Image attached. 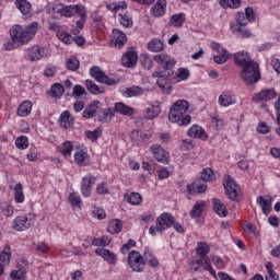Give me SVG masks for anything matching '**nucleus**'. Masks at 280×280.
I'll list each match as a JSON object with an SVG mask.
<instances>
[{"instance_id": "1", "label": "nucleus", "mask_w": 280, "mask_h": 280, "mask_svg": "<svg viewBox=\"0 0 280 280\" xmlns=\"http://www.w3.org/2000/svg\"><path fill=\"white\" fill-rule=\"evenodd\" d=\"M187 110H189V102L185 100L176 101L168 112L170 121L177 124V126H188V124H191V116L187 115Z\"/></svg>"}, {"instance_id": "2", "label": "nucleus", "mask_w": 280, "mask_h": 280, "mask_svg": "<svg viewBox=\"0 0 280 280\" xmlns=\"http://www.w3.org/2000/svg\"><path fill=\"white\" fill-rule=\"evenodd\" d=\"M38 32V24L36 22L31 23L28 26L23 28L21 25H14L10 30V36L11 39L14 40L18 46L21 47V45H27L34 36H36V33Z\"/></svg>"}, {"instance_id": "3", "label": "nucleus", "mask_w": 280, "mask_h": 280, "mask_svg": "<svg viewBox=\"0 0 280 280\" xmlns=\"http://www.w3.org/2000/svg\"><path fill=\"white\" fill-rule=\"evenodd\" d=\"M153 60L161 69L152 73L153 78H172L174 75V67L176 66L174 58L165 54H159L153 56Z\"/></svg>"}, {"instance_id": "4", "label": "nucleus", "mask_w": 280, "mask_h": 280, "mask_svg": "<svg viewBox=\"0 0 280 280\" xmlns=\"http://www.w3.org/2000/svg\"><path fill=\"white\" fill-rule=\"evenodd\" d=\"M241 75L245 84H257V81L261 80V73H259V65H257L255 61H250L244 66Z\"/></svg>"}, {"instance_id": "5", "label": "nucleus", "mask_w": 280, "mask_h": 280, "mask_svg": "<svg viewBox=\"0 0 280 280\" xmlns=\"http://www.w3.org/2000/svg\"><path fill=\"white\" fill-rule=\"evenodd\" d=\"M174 222V215L170 212H164L160 217H158L155 221V226L152 225L149 229L150 235H156L158 233H163V231H167L172 226Z\"/></svg>"}, {"instance_id": "6", "label": "nucleus", "mask_w": 280, "mask_h": 280, "mask_svg": "<svg viewBox=\"0 0 280 280\" xmlns=\"http://www.w3.org/2000/svg\"><path fill=\"white\" fill-rule=\"evenodd\" d=\"M127 261L132 272H143V270H145V259H143L141 253L137 250L129 252Z\"/></svg>"}, {"instance_id": "7", "label": "nucleus", "mask_w": 280, "mask_h": 280, "mask_svg": "<svg viewBox=\"0 0 280 280\" xmlns=\"http://www.w3.org/2000/svg\"><path fill=\"white\" fill-rule=\"evenodd\" d=\"M237 24L232 25V32H235L242 38H250L253 34L246 30V25L249 23L244 12L237 14Z\"/></svg>"}, {"instance_id": "8", "label": "nucleus", "mask_w": 280, "mask_h": 280, "mask_svg": "<svg viewBox=\"0 0 280 280\" xmlns=\"http://www.w3.org/2000/svg\"><path fill=\"white\" fill-rule=\"evenodd\" d=\"M90 75L96 82H100L101 84H106L107 86H116V84H119V81L107 77L106 72H104L100 67L94 66L90 69Z\"/></svg>"}, {"instance_id": "9", "label": "nucleus", "mask_w": 280, "mask_h": 280, "mask_svg": "<svg viewBox=\"0 0 280 280\" xmlns=\"http://www.w3.org/2000/svg\"><path fill=\"white\" fill-rule=\"evenodd\" d=\"M225 182H223V187L225 190V194L230 200H236L237 199V184H235V180H233V177L231 175H225Z\"/></svg>"}, {"instance_id": "10", "label": "nucleus", "mask_w": 280, "mask_h": 280, "mask_svg": "<svg viewBox=\"0 0 280 280\" xmlns=\"http://www.w3.org/2000/svg\"><path fill=\"white\" fill-rule=\"evenodd\" d=\"M95 180H97V178L91 174L85 175L82 178L81 194L84 198H89V196H91V191H93V185H95Z\"/></svg>"}, {"instance_id": "11", "label": "nucleus", "mask_w": 280, "mask_h": 280, "mask_svg": "<svg viewBox=\"0 0 280 280\" xmlns=\"http://www.w3.org/2000/svg\"><path fill=\"white\" fill-rule=\"evenodd\" d=\"M138 60L139 56L137 55V51L128 50L121 58V65L127 67V69H135Z\"/></svg>"}, {"instance_id": "12", "label": "nucleus", "mask_w": 280, "mask_h": 280, "mask_svg": "<svg viewBox=\"0 0 280 280\" xmlns=\"http://www.w3.org/2000/svg\"><path fill=\"white\" fill-rule=\"evenodd\" d=\"M151 150L154 159H156L159 163H164V165H167V163H170V153H167L165 149L155 144L151 147Z\"/></svg>"}, {"instance_id": "13", "label": "nucleus", "mask_w": 280, "mask_h": 280, "mask_svg": "<svg viewBox=\"0 0 280 280\" xmlns=\"http://www.w3.org/2000/svg\"><path fill=\"white\" fill-rule=\"evenodd\" d=\"M95 254L98 255V257H102L104 261H107V264H112L113 266L117 264V255L110 252V249L98 247L95 249Z\"/></svg>"}, {"instance_id": "14", "label": "nucleus", "mask_w": 280, "mask_h": 280, "mask_svg": "<svg viewBox=\"0 0 280 280\" xmlns=\"http://www.w3.org/2000/svg\"><path fill=\"white\" fill-rule=\"evenodd\" d=\"M167 11V0H158L154 5L151 8V14L155 19H161V16H165V12Z\"/></svg>"}, {"instance_id": "15", "label": "nucleus", "mask_w": 280, "mask_h": 280, "mask_svg": "<svg viewBox=\"0 0 280 280\" xmlns=\"http://www.w3.org/2000/svg\"><path fill=\"white\" fill-rule=\"evenodd\" d=\"M277 97V91L275 89L262 90L253 96L254 102H270Z\"/></svg>"}, {"instance_id": "16", "label": "nucleus", "mask_w": 280, "mask_h": 280, "mask_svg": "<svg viewBox=\"0 0 280 280\" xmlns=\"http://www.w3.org/2000/svg\"><path fill=\"white\" fill-rule=\"evenodd\" d=\"M12 226L14 231H27L32 226V220L25 215H20L13 221Z\"/></svg>"}, {"instance_id": "17", "label": "nucleus", "mask_w": 280, "mask_h": 280, "mask_svg": "<svg viewBox=\"0 0 280 280\" xmlns=\"http://www.w3.org/2000/svg\"><path fill=\"white\" fill-rule=\"evenodd\" d=\"M188 137H192L194 139H202V141H207L209 136L205 132V129L199 125H194L188 129Z\"/></svg>"}, {"instance_id": "18", "label": "nucleus", "mask_w": 280, "mask_h": 280, "mask_svg": "<svg viewBox=\"0 0 280 280\" xmlns=\"http://www.w3.org/2000/svg\"><path fill=\"white\" fill-rule=\"evenodd\" d=\"M113 38H114V45L115 47H118V49H121L124 45H126L128 37H126V33L121 32L119 28L113 30Z\"/></svg>"}, {"instance_id": "19", "label": "nucleus", "mask_w": 280, "mask_h": 280, "mask_svg": "<svg viewBox=\"0 0 280 280\" xmlns=\"http://www.w3.org/2000/svg\"><path fill=\"white\" fill-rule=\"evenodd\" d=\"M100 106V101L91 102L82 113L84 119H91L97 115V108Z\"/></svg>"}, {"instance_id": "20", "label": "nucleus", "mask_w": 280, "mask_h": 280, "mask_svg": "<svg viewBox=\"0 0 280 280\" xmlns=\"http://www.w3.org/2000/svg\"><path fill=\"white\" fill-rule=\"evenodd\" d=\"M59 126L60 128H65V130H69V128L73 126V117H71L69 110L61 113L59 117Z\"/></svg>"}, {"instance_id": "21", "label": "nucleus", "mask_w": 280, "mask_h": 280, "mask_svg": "<svg viewBox=\"0 0 280 280\" xmlns=\"http://www.w3.org/2000/svg\"><path fill=\"white\" fill-rule=\"evenodd\" d=\"M213 205V211L220 217V218H226L229 215V210L226 209V206L220 201L218 198L212 199Z\"/></svg>"}, {"instance_id": "22", "label": "nucleus", "mask_w": 280, "mask_h": 280, "mask_svg": "<svg viewBox=\"0 0 280 280\" xmlns=\"http://www.w3.org/2000/svg\"><path fill=\"white\" fill-rule=\"evenodd\" d=\"M257 205L262 209L265 215H270V208L272 207V197L269 199H264V196H258L256 198Z\"/></svg>"}, {"instance_id": "23", "label": "nucleus", "mask_w": 280, "mask_h": 280, "mask_svg": "<svg viewBox=\"0 0 280 280\" xmlns=\"http://www.w3.org/2000/svg\"><path fill=\"white\" fill-rule=\"evenodd\" d=\"M85 86L92 95H102V93H106V88H104V85H97L91 79L85 81Z\"/></svg>"}, {"instance_id": "24", "label": "nucleus", "mask_w": 280, "mask_h": 280, "mask_svg": "<svg viewBox=\"0 0 280 280\" xmlns=\"http://www.w3.org/2000/svg\"><path fill=\"white\" fill-rule=\"evenodd\" d=\"M43 56H45V48L40 46H33L28 52V60H31V62H36V60H40Z\"/></svg>"}, {"instance_id": "25", "label": "nucleus", "mask_w": 280, "mask_h": 280, "mask_svg": "<svg viewBox=\"0 0 280 280\" xmlns=\"http://www.w3.org/2000/svg\"><path fill=\"white\" fill-rule=\"evenodd\" d=\"M234 61L235 65L238 67H245V65H250L253 60H250V57L248 56V52L244 51H238L237 54L234 55Z\"/></svg>"}, {"instance_id": "26", "label": "nucleus", "mask_w": 280, "mask_h": 280, "mask_svg": "<svg viewBox=\"0 0 280 280\" xmlns=\"http://www.w3.org/2000/svg\"><path fill=\"white\" fill-rule=\"evenodd\" d=\"M115 112L119 113V115H124L126 117H132V115H135V108H132L124 103H116Z\"/></svg>"}, {"instance_id": "27", "label": "nucleus", "mask_w": 280, "mask_h": 280, "mask_svg": "<svg viewBox=\"0 0 280 280\" xmlns=\"http://www.w3.org/2000/svg\"><path fill=\"white\" fill-rule=\"evenodd\" d=\"M15 5L24 16H30L32 13V3L27 0H16Z\"/></svg>"}, {"instance_id": "28", "label": "nucleus", "mask_w": 280, "mask_h": 280, "mask_svg": "<svg viewBox=\"0 0 280 280\" xmlns=\"http://www.w3.org/2000/svg\"><path fill=\"white\" fill-rule=\"evenodd\" d=\"M219 104L223 107L233 106V104H235V97L229 92H223L219 96Z\"/></svg>"}, {"instance_id": "29", "label": "nucleus", "mask_w": 280, "mask_h": 280, "mask_svg": "<svg viewBox=\"0 0 280 280\" xmlns=\"http://www.w3.org/2000/svg\"><path fill=\"white\" fill-rule=\"evenodd\" d=\"M122 95L125 97H139V95H143V90L141 86L133 85L131 88H125L122 90Z\"/></svg>"}, {"instance_id": "30", "label": "nucleus", "mask_w": 280, "mask_h": 280, "mask_svg": "<svg viewBox=\"0 0 280 280\" xmlns=\"http://www.w3.org/2000/svg\"><path fill=\"white\" fill-rule=\"evenodd\" d=\"M121 229H124V223L119 219L110 221L107 226V231L112 235H117V233H121Z\"/></svg>"}, {"instance_id": "31", "label": "nucleus", "mask_w": 280, "mask_h": 280, "mask_svg": "<svg viewBox=\"0 0 280 280\" xmlns=\"http://www.w3.org/2000/svg\"><path fill=\"white\" fill-rule=\"evenodd\" d=\"M205 207H207V203L203 200L197 201L190 210V218H200L205 211Z\"/></svg>"}, {"instance_id": "32", "label": "nucleus", "mask_w": 280, "mask_h": 280, "mask_svg": "<svg viewBox=\"0 0 280 280\" xmlns=\"http://www.w3.org/2000/svg\"><path fill=\"white\" fill-rule=\"evenodd\" d=\"M32 101H24L19 107H18V115L19 117H27L30 113H32Z\"/></svg>"}, {"instance_id": "33", "label": "nucleus", "mask_w": 280, "mask_h": 280, "mask_svg": "<svg viewBox=\"0 0 280 280\" xmlns=\"http://www.w3.org/2000/svg\"><path fill=\"white\" fill-rule=\"evenodd\" d=\"M155 78H158L156 84L159 89H161V91H163L164 93L165 91L170 93L172 89V84H170V77H155Z\"/></svg>"}, {"instance_id": "34", "label": "nucleus", "mask_w": 280, "mask_h": 280, "mask_svg": "<svg viewBox=\"0 0 280 280\" xmlns=\"http://www.w3.org/2000/svg\"><path fill=\"white\" fill-rule=\"evenodd\" d=\"M185 13L174 14L171 16L170 25H173V27H183V23H185Z\"/></svg>"}, {"instance_id": "35", "label": "nucleus", "mask_w": 280, "mask_h": 280, "mask_svg": "<svg viewBox=\"0 0 280 280\" xmlns=\"http://www.w3.org/2000/svg\"><path fill=\"white\" fill-rule=\"evenodd\" d=\"M58 150L62 156L67 159V156H71V152H73V143L71 141L63 142Z\"/></svg>"}, {"instance_id": "36", "label": "nucleus", "mask_w": 280, "mask_h": 280, "mask_svg": "<svg viewBox=\"0 0 280 280\" xmlns=\"http://www.w3.org/2000/svg\"><path fill=\"white\" fill-rule=\"evenodd\" d=\"M14 200L18 203L25 202V195L23 194V184L18 183L14 187Z\"/></svg>"}, {"instance_id": "37", "label": "nucleus", "mask_w": 280, "mask_h": 280, "mask_svg": "<svg viewBox=\"0 0 280 280\" xmlns=\"http://www.w3.org/2000/svg\"><path fill=\"white\" fill-rule=\"evenodd\" d=\"M148 49L149 51L153 52L163 51V42L159 38H153L151 42H149Z\"/></svg>"}, {"instance_id": "38", "label": "nucleus", "mask_w": 280, "mask_h": 280, "mask_svg": "<svg viewBox=\"0 0 280 280\" xmlns=\"http://www.w3.org/2000/svg\"><path fill=\"white\" fill-rule=\"evenodd\" d=\"M59 14H61V16H68L71 18L74 14H79L78 13V5H68V7H63L60 10H58Z\"/></svg>"}, {"instance_id": "39", "label": "nucleus", "mask_w": 280, "mask_h": 280, "mask_svg": "<svg viewBox=\"0 0 280 280\" xmlns=\"http://www.w3.org/2000/svg\"><path fill=\"white\" fill-rule=\"evenodd\" d=\"M113 117H115V112L113 110V108H105L98 115V121H110Z\"/></svg>"}, {"instance_id": "40", "label": "nucleus", "mask_w": 280, "mask_h": 280, "mask_svg": "<svg viewBox=\"0 0 280 280\" xmlns=\"http://www.w3.org/2000/svg\"><path fill=\"white\" fill-rule=\"evenodd\" d=\"M77 12L81 16V19L77 21V26L79 30H82V27H84V23H86V10H84V7L77 4Z\"/></svg>"}, {"instance_id": "41", "label": "nucleus", "mask_w": 280, "mask_h": 280, "mask_svg": "<svg viewBox=\"0 0 280 280\" xmlns=\"http://www.w3.org/2000/svg\"><path fill=\"white\" fill-rule=\"evenodd\" d=\"M62 95H65V86L60 83H55L50 89V96L60 98Z\"/></svg>"}, {"instance_id": "42", "label": "nucleus", "mask_w": 280, "mask_h": 280, "mask_svg": "<svg viewBox=\"0 0 280 280\" xmlns=\"http://www.w3.org/2000/svg\"><path fill=\"white\" fill-rule=\"evenodd\" d=\"M10 257H12V252L10 250V245H5L3 250L0 253V261L4 266L10 264Z\"/></svg>"}, {"instance_id": "43", "label": "nucleus", "mask_w": 280, "mask_h": 280, "mask_svg": "<svg viewBox=\"0 0 280 280\" xmlns=\"http://www.w3.org/2000/svg\"><path fill=\"white\" fill-rule=\"evenodd\" d=\"M209 245H207V243L205 242H199L197 243V247H196V253L198 255V257H207V255H209Z\"/></svg>"}, {"instance_id": "44", "label": "nucleus", "mask_w": 280, "mask_h": 280, "mask_svg": "<svg viewBox=\"0 0 280 280\" xmlns=\"http://www.w3.org/2000/svg\"><path fill=\"white\" fill-rule=\"evenodd\" d=\"M66 66L69 71H78L80 69V60H78V57L72 56L66 61Z\"/></svg>"}, {"instance_id": "45", "label": "nucleus", "mask_w": 280, "mask_h": 280, "mask_svg": "<svg viewBox=\"0 0 280 280\" xmlns=\"http://www.w3.org/2000/svg\"><path fill=\"white\" fill-rule=\"evenodd\" d=\"M144 259L149 262L151 268H159V258L154 256L151 252L144 253Z\"/></svg>"}, {"instance_id": "46", "label": "nucleus", "mask_w": 280, "mask_h": 280, "mask_svg": "<svg viewBox=\"0 0 280 280\" xmlns=\"http://www.w3.org/2000/svg\"><path fill=\"white\" fill-rule=\"evenodd\" d=\"M159 115H161V107L152 106L145 109V119H155Z\"/></svg>"}, {"instance_id": "47", "label": "nucleus", "mask_w": 280, "mask_h": 280, "mask_svg": "<svg viewBox=\"0 0 280 280\" xmlns=\"http://www.w3.org/2000/svg\"><path fill=\"white\" fill-rule=\"evenodd\" d=\"M126 200L129 202V205H140L142 198L139 192H131L129 196L126 195Z\"/></svg>"}, {"instance_id": "48", "label": "nucleus", "mask_w": 280, "mask_h": 280, "mask_svg": "<svg viewBox=\"0 0 280 280\" xmlns=\"http://www.w3.org/2000/svg\"><path fill=\"white\" fill-rule=\"evenodd\" d=\"M88 156L89 154L84 150H80L74 153V161L78 165H85L84 161H86Z\"/></svg>"}, {"instance_id": "49", "label": "nucleus", "mask_w": 280, "mask_h": 280, "mask_svg": "<svg viewBox=\"0 0 280 280\" xmlns=\"http://www.w3.org/2000/svg\"><path fill=\"white\" fill-rule=\"evenodd\" d=\"M194 187L198 194H205L207 191V182L198 178L194 182Z\"/></svg>"}, {"instance_id": "50", "label": "nucleus", "mask_w": 280, "mask_h": 280, "mask_svg": "<svg viewBox=\"0 0 280 280\" xmlns=\"http://www.w3.org/2000/svg\"><path fill=\"white\" fill-rule=\"evenodd\" d=\"M102 130L100 128H96L94 130H88L85 131L86 139H90V141H97V138L102 136Z\"/></svg>"}, {"instance_id": "51", "label": "nucleus", "mask_w": 280, "mask_h": 280, "mask_svg": "<svg viewBox=\"0 0 280 280\" xmlns=\"http://www.w3.org/2000/svg\"><path fill=\"white\" fill-rule=\"evenodd\" d=\"M69 202L73 208H78L80 209V205H82V199L80 198V196L78 195V192H72L69 196Z\"/></svg>"}, {"instance_id": "52", "label": "nucleus", "mask_w": 280, "mask_h": 280, "mask_svg": "<svg viewBox=\"0 0 280 280\" xmlns=\"http://www.w3.org/2000/svg\"><path fill=\"white\" fill-rule=\"evenodd\" d=\"M200 259H203V268L210 272L212 277H215V270L213 269V266H211V259L209 256L200 257Z\"/></svg>"}, {"instance_id": "53", "label": "nucleus", "mask_w": 280, "mask_h": 280, "mask_svg": "<svg viewBox=\"0 0 280 280\" xmlns=\"http://www.w3.org/2000/svg\"><path fill=\"white\" fill-rule=\"evenodd\" d=\"M15 145L16 148H19V150H25L27 149V145H30V142L27 140V137L25 136H21L16 139L15 141Z\"/></svg>"}, {"instance_id": "54", "label": "nucleus", "mask_w": 280, "mask_h": 280, "mask_svg": "<svg viewBox=\"0 0 280 280\" xmlns=\"http://www.w3.org/2000/svg\"><path fill=\"white\" fill-rule=\"evenodd\" d=\"M140 63L142 65L143 69L150 70L153 67L152 59L148 57V55L140 56Z\"/></svg>"}, {"instance_id": "55", "label": "nucleus", "mask_w": 280, "mask_h": 280, "mask_svg": "<svg viewBox=\"0 0 280 280\" xmlns=\"http://www.w3.org/2000/svg\"><path fill=\"white\" fill-rule=\"evenodd\" d=\"M201 180H203L205 183H209L211 180H213V170L211 168H205L202 172H201V177H200Z\"/></svg>"}, {"instance_id": "56", "label": "nucleus", "mask_w": 280, "mask_h": 280, "mask_svg": "<svg viewBox=\"0 0 280 280\" xmlns=\"http://www.w3.org/2000/svg\"><path fill=\"white\" fill-rule=\"evenodd\" d=\"M86 95V90L82 85H74L72 90V97H82Z\"/></svg>"}, {"instance_id": "57", "label": "nucleus", "mask_w": 280, "mask_h": 280, "mask_svg": "<svg viewBox=\"0 0 280 280\" xmlns=\"http://www.w3.org/2000/svg\"><path fill=\"white\" fill-rule=\"evenodd\" d=\"M120 16V24L124 27H132V19L128 16V14H119Z\"/></svg>"}, {"instance_id": "58", "label": "nucleus", "mask_w": 280, "mask_h": 280, "mask_svg": "<svg viewBox=\"0 0 280 280\" xmlns=\"http://www.w3.org/2000/svg\"><path fill=\"white\" fill-rule=\"evenodd\" d=\"M231 58V54L228 55H217L213 57V61L217 65H224V62H226V60H229Z\"/></svg>"}, {"instance_id": "59", "label": "nucleus", "mask_w": 280, "mask_h": 280, "mask_svg": "<svg viewBox=\"0 0 280 280\" xmlns=\"http://www.w3.org/2000/svg\"><path fill=\"white\" fill-rule=\"evenodd\" d=\"M211 47H212L213 51H217V54H219V56L220 55L223 56V55H228L229 54V51H226L224 49V47H222V45H220L219 43L213 42L211 44Z\"/></svg>"}, {"instance_id": "60", "label": "nucleus", "mask_w": 280, "mask_h": 280, "mask_svg": "<svg viewBox=\"0 0 280 280\" xmlns=\"http://www.w3.org/2000/svg\"><path fill=\"white\" fill-rule=\"evenodd\" d=\"M257 132H259V135H268V132H270V127L265 121H261L257 127Z\"/></svg>"}, {"instance_id": "61", "label": "nucleus", "mask_w": 280, "mask_h": 280, "mask_svg": "<svg viewBox=\"0 0 280 280\" xmlns=\"http://www.w3.org/2000/svg\"><path fill=\"white\" fill-rule=\"evenodd\" d=\"M245 16L249 23H255V10L253 8L247 7L245 9Z\"/></svg>"}, {"instance_id": "62", "label": "nucleus", "mask_w": 280, "mask_h": 280, "mask_svg": "<svg viewBox=\"0 0 280 280\" xmlns=\"http://www.w3.org/2000/svg\"><path fill=\"white\" fill-rule=\"evenodd\" d=\"M92 213L94 218H97V220H104V218H106V211L102 208H94Z\"/></svg>"}, {"instance_id": "63", "label": "nucleus", "mask_w": 280, "mask_h": 280, "mask_svg": "<svg viewBox=\"0 0 280 280\" xmlns=\"http://www.w3.org/2000/svg\"><path fill=\"white\" fill-rule=\"evenodd\" d=\"M10 277H11V279H14V280L25 279V271L22 269L16 270V271L13 270V271H11Z\"/></svg>"}, {"instance_id": "64", "label": "nucleus", "mask_w": 280, "mask_h": 280, "mask_svg": "<svg viewBox=\"0 0 280 280\" xmlns=\"http://www.w3.org/2000/svg\"><path fill=\"white\" fill-rule=\"evenodd\" d=\"M177 78L179 80H188L189 79V69H187V68L178 69Z\"/></svg>"}]
</instances>
